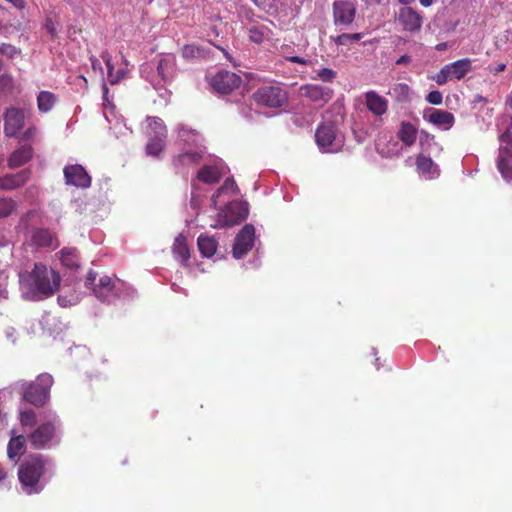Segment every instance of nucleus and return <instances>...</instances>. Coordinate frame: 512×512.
<instances>
[{"label": "nucleus", "instance_id": "f257e3e1", "mask_svg": "<svg viewBox=\"0 0 512 512\" xmlns=\"http://www.w3.org/2000/svg\"><path fill=\"white\" fill-rule=\"evenodd\" d=\"M49 461L41 454H32L19 464L17 475L21 488L26 494H38L42 491L40 479L45 474Z\"/></svg>", "mask_w": 512, "mask_h": 512}, {"label": "nucleus", "instance_id": "f03ea898", "mask_svg": "<svg viewBox=\"0 0 512 512\" xmlns=\"http://www.w3.org/2000/svg\"><path fill=\"white\" fill-rule=\"evenodd\" d=\"M20 278L33 294L46 297L53 295L60 285L59 274L42 263H35L32 271Z\"/></svg>", "mask_w": 512, "mask_h": 512}, {"label": "nucleus", "instance_id": "7ed1b4c3", "mask_svg": "<svg viewBox=\"0 0 512 512\" xmlns=\"http://www.w3.org/2000/svg\"><path fill=\"white\" fill-rule=\"evenodd\" d=\"M53 382V377L50 374L42 373L34 381H20L19 391L24 401L35 407H43L50 398Z\"/></svg>", "mask_w": 512, "mask_h": 512}, {"label": "nucleus", "instance_id": "20e7f679", "mask_svg": "<svg viewBox=\"0 0 512 512\" xmlns=\"http://www.w3.org/2000/svg\"><path fill=\"white\" fill-rule=\"evenodd\" d=\"M28 441L35 450H48L60 443L57 426L53 421L38 425L29 435Z\"/></svg>", "mask_w": 512, "mask_h": 512}, {"label": "nucleus", "instance_id": "39448f33", "mask_svg": "<svg viewBox=\"0 0 512 512\" xmlns=\"http://www.w3.org/2000/svg\"><path fill=\"white\" fill-rule=\"evenodd\" d=\"M254 101L261 106L280 108L288 101V93L280 86H262L253 93Z\"/></svg>", "mask_w": 512, "mask_h": 512}, {"label": "nucleus", "instance_id": "423d86ee", "mask_svg": "<svg viewBox=\"0 0 512 512\" xmlns=\"http://www.w3.org/2000/svg\"><path fill=\"white\" fill-rule=\"evenodd\" d=\"M85 286L91 288L94 295L101 301H109L116 295L115 280L108 275L98 277L93 270L87 273Z\"/></svg>", "mask_w": 512, "mask_h": 512}, {"label": "nucleus", "instance_id": "0eeeda50", "mask_svg": "<svg viewBox=\"0 0 512 512\" xmlns=\"http://www.w3.org/2000/svg\"><path fill=\"white\" fill-rule=\"evenodd\" d=\"M315 141L323 153L338 152L342 145L336 135V126L332 122H323L318 126Z\"/></svg>", "mask_w": 512, "mask_h": 512}, {"label": "nucleus", "instance_id": "6e6552de", "mask_svg": "<svg viewBox=\"0 0 512 512\" xmlns=\"http://www.w3.org/2000/svg\"><path fill=\"white\" fill-rule=\"evenodd\" d=\"M26 112L24 109L10 107L3 113V132L6 137L16 138L25 126Z\"/></svg>", "mask_w": 512, "mask_h": 512}, {"label": "nucleus", "instance_id": "1a4fd4ad", "mask_svg": "<svg viewBox=\"0 0 512 512\" xmlns=\"http://www.w3.org/2000/svg\"><path fill=\"white\" fill-rule=\"evenodd\" d=\"M241 83L242 78L228 70H220L210 78L211 87L221 94L232 93L240 87Z\"/></svg>", "mask_w": 512, "mask_h": 512}, {"label": "nucleus", "instance_id": "9d476101", "mask_svg": "<svg viewBox=\"0 0 512 512\" xmlns=\"http://www.w3.org/2000/svg\"><path fill=\"white\" fill-rule=\"evenodd\" d=\"M356 16V6L352 1L336 0L333 2V22L336 26H350Z\"/></svg>", "mask_w": 512, "mask_h": 512}, {"label": "nucleus", "instance_id": "9b49d317", "mask_svg": "<svg viewBox=\"0 0 512 512\" xmlns=\"http://www.w3.org/2000/svg\"><path fill=\"white\" fill-rule=\"evenodd\" d=\"M255 239V228L246 224L235 237L233 256L236 259L244 257L253 247Z\"/></svg>", "mask_w": 512, "mask_h": 512}, {"label": "nucleus", "instance_id": "f8f14e48", "mask_svg": "<svg viewBox=\"0 0 512 512\" xmlns=\"http://www.w3.org/2000/svg\"><path fill=\"white\" fill-rule=\"evenodd\" d=\"M63 173L67 185L78 188H88L91 185L90 175L85 168L79 164L65 166Z\"/></svg>", "mask_w": 512, "mask_h": 512}, {"label": "nucleus", "instance_id": "ddd939ff", "mask_svg": "<svg viewBox=\"0 0 512 512\" xmlns=\"http://www.w3.org/2000/svg\"><path fill=\"white\" fill-rule=\"evenodd\" d=\"M249 209L246 202L234 201L227 205L224 211L223 222L225 226L232 227L240 224L248 217Z\"/></svg>", "mask_w": 512, "mask_h": 512}, {"label": "nucleus", "instance_id": "4468645a", "mask_svg": "<svg viewBox=\"0 0 512 512\" xmlns=\"http://www.w3.org/2000/svg\"><path fill=\"white\" fill-rule=\"evenodd\" d=\"M300 94L311 102L324 105L331 100L333 90L317 84H305L300 87Z\"/></svg>", "mask_w": 512, "mask_h": 512}, {"label": "nucleus", "instance_id": "2eb2a0df", "mask_svg": "<svg viewBox=\"0 0 512 512\" xmlns=\"http://www.w3.org/2000/svg\"><path fill=\"white\" fill-rule=\"evenodd\" d=\"M398 22L404 31L417 32L422 27L423 17L412 7H403L398 12Z\"/></svg>", "mask_w": 512, "mask_h": 512}, {"label": "nucleus", "instance_id": "dca6fc26", "mask_svg": "<svg viewBox=\"0 0 512 512\" xmlns=\"http://www.w3.org/2000/svg\"><path fill=\"white\" fill-rule=\"evenodd\" d=\"M31 177L29 168L23 169L14 174H6L0 177V189L13 190L23 186Z\"/></svg>", "mask_w": 512, "mask_h": 512}, {"label": "nucleus", "instance_id": "f3484780", "mask_svg": "<svg viewBox=\"0 0 512 512\" xmlns=\"http://www.w3.org/2000/svg\"><path fill=\"white\" fill-rule=\"evenodd\" d=\"M34 154V150L31 145L24 144L14 150L7 159V166L10 169H16L29 162Z\"/></svg>", "mask_w": 512, "mask_h": 512}, {"label": "nucleus", "instance_id": "a211bd4d", "mask_svg": "<svg viewBox=\"0 0 512 512\" xmlns=\"http://www.w3.org/2000/svg\"><path fill=\"white\" fill-rule=\"evenodd\" d=\"M424 117L443 130H449L455 123V117L452 113L440 109H430V114H425Z\"/></svg>", "mask_w": 512, "mask_h": 512}, {"label": "nucleus", "instance_id": "6ab92c4d", "mask_svg": "<svg viewBox=\"0 0 512 512\" xmlns=\"http://www.w3.org/2000/svg\"><path fill=\"white\" fill-rule=\"evenodd\" d=\"M365 104L367 109L375 116H382L388 110V101L375 91L365 93Z\"/></svg>", "mask_w": 512, "mask_h": 512}, {"label": "nucleus", "instance_id": "aec40b11", "mask_svg": "<svg viewBox=\"0 0 512 512\" xmlns=\"http://www.w3.org/2000/svg\"><path fill=\"white\" fill-rule=\"evenodd\" d=\"M31 241L33 245L44 248L52 247L57 238L49 229L37 228L32 231ZM55 246H58V243H55Z\"/></svg>", "mask_w": 512, "mask_h": 512}, {"label": "nucleus", "instance_id": "412c9836", "mask_svg": "<svg viewBox=\"0 0 512 512\" xmlns=\"http://www.w3.org/2000/svg\"><path fill=\"white\" fill-rule=\"evenodd\" d=\"M448 73L450 79L461 80L467 73L472 70V60L469 58H463L453 63L447 64Z\"/></svg>", "mask_w": 512, "mask_h": 512}, {"label": "nucleus", "instance_id": "4be33fe9", "mask_svg": "<svg viewBox=\"0 0 512 512\" xmlns=\"http://www.w3.org/2000/svg\"><path fill=\"white\" fill-rule=\"evenodd\" d=\"M28 436L13 435L7 445V455L11 460L18 459L26 451Z\"/></svg>", "mask_w": 512, "mask_h": 512}, {"label": "nucleus", "instance_id": "5701e85b", "mask_svg": "<svg viewBox=\"0 0 512 512\" xmlns=\"http://www.w3.org/2000/svg\"><path fill=\"white\" fill-rule=\"evenodd\" d=\"M497 167L504 178L512 174V144L499 150Z\"/></svg>", "mask_w": 512, "mask_h": 512}, {"label": "nucleus", "instance_id": "b1692460", "mask_svg": "<svg viewBox=\"0 0 512 512\" xmlns=\"http://www.w3.org/2000/svg\"><path fill=\"white\" fill-rule=\"evenodd\" d=\"M154 123L161 129V132L155 138L150 139L146 145V152L148 155L158 156L165 147L166 129L161 121H154Z\"/></svg>", "mask_w": 512, "mask_h": 512}, {"label": "nucleus", "instance_id": "393cba45", "mask_svg": "<svg viewBox=\"0 0 512 512\" xmlns=\"http://www.w3.org/2000/svg\"><path fill=\"white\" fill-rule=\"evenodd\" d=\"M202 154L198 151H187L174 156L172 164L176 168H184L199 163Z\"/></svg>", "mask_w": 512, "mask_h": 512}, {"label": "nucleus", "instance_id": "a878e982", "mask_svg": "<svg viewBox=\"0 0 512 512\" xmlns=\"http://www.w3.org/2000/svg\"><path fill=\"white\" fill-rule=\"evenodd\" d=\"M173 253L175 257L181 262L186 263L190 258V249L187 243V237L179 234L173 243Z\"/></svg>", "mask_w": 512, "mask_h": 512}, {"label": "nucleus", "instance_id": "bb28decb", "mask_svg": "<svg viewBox=\"0 0 512 512\" xmlns=\"http://www.w3.org/2000/svg\"><path fill=\"white\" fill-rule=\"evenodd\" d=\"M198 248L203 257H212L217 250L218 242L213 236L201 234L197 240Z\"/></svg>", "mask_w": 512, "mask_h": 512}, {"label": "nucleus", "instance_id": "cd10ccee", "mask_svg": "<svg viewBox=\"0 0 512 512\" xmlns=\"http://www.w3.org/2000/svg\"><path fill=\"white\" fill-rule=\"evenodd\" d=\"M398 137L405 146H412L417 138V128L410 122H402Z\"/></svg>", "mask_w": 512, "mask_h": 512}, {"label": "nucleus", "instance_id": "c85d7f7f", "mask_svg": "<svg viewBox=\"0 0 512 512\" xmlns=\"http://www.w3.org/2000/svg\"><path fill=\"white\" fill-rule=\"evenodd\" d=\"M199 181L207 184H214L220 181L221 173L215 166L205 165L197 173Z\"/></svg>", "mask_w": 512, "mask_h": 512}, {"label": "nucleus", "instance_id": "c756f323", "mask_svg": "<svg viewBox=\"0 0 512 512\" xmlns=\"http://www.w3.org/2000/svg\"><path fill=\"white\" fill-rule=\"evenodd\" d=\"M101 58L106 64L108 79L111 85L117 84L125 77L126 72L124 69H119L118 72H114V65L112 64L111 55L108 52H103Z\"/></svg>", "mask_w": 512, "mask_h": 512}, {"label": "nucleus", "instance_id": "7c9ffc66", "mask_svg": "<svg viewBox=\"0 0 512 512\" xmlns=\"http://www.w3.org/2000/svg\"><path fill=\"white\" fill-rule=\"evenodd\" d=\"M388 94L397 102L405 103L411 99V88L406 83H396Z\"/></svg>", "mask_w": 512, "mask_h": 512}, {"label": "nucleus", "instance_id": "2f4dec72", "mask_svg": "<svg viewBox=\"0 0 512 512\" xmlns=\"http://www.w3.org/2000/svg\"><path fill=\"white\" fill-rule=\"evenodd\" d=\"M56 101L57 97L55 94L50 91H41L37 96L38 110L42 113H48L52 110Z\"/></svg>", "mask_w": 512, "mask_h": 512}, {"label": "nucleus", "instance_id": "473e14b6", "mask_svg": "<svg viewBox=\"0 0 512 512\" xmlns=\"http://www.w3.org/2000/svg\"><path fill=\"white\" fill-rule=\"evenodd\" d=\"M416 167L418 172L425 175V177L428 179H431L435 174V163L430 157H426L423 154L417 156Z\"/></svg>", "mask_w": 512, "mask_h": 512}, {"label": "nucleus", "instance_id": "72a5a7b5", "mask_svg": "<svg viewBox=\"0 0 512 512\" xmlns=\"http://www.w3.org/2000/svg\"><path fill=\"white\" fill-rule=\"evenodd\" d=\"M79 253L76 248H63L61 250V262L69 269H77L79 267Z\"/></svg>", "mask_w": 512, "mask_h": 512}, {"label": "nucleus", "instance_id": "f704fd0d", "mask_svg": "<svg viewBox=\"0 0 512 512\" xmlns=\"http://www.w3.org/2000/svg\"><path fill=\"white\" fill-rule=\"evenodd\" d=\"M174 57L160 58L157 65V73L162 80L167 81L174 68Z\"/></svg>", "mask_w": 512, "mask_h": 512}, {"label": "nucleus", "instance_id": "c9c22d12", "mask_svg": "<svg viewBox=\"0 0 512 512\" xmlns=\"http://www.w3.org/2000/svg\"><path fill=\"white\" fill-rule=\"evenodd\" d=\"M19 421L23 427H32L37 422V414L33 409H25L19 412Z\"/></svg>", "mask_w": 512, "mask_h": 512}, {"label": "nucleus", "instance_id": "e433bc0d", "mask_svg": "<svg viewBox=\"0 0 512 512\" xmlns=\"http://www.w3.org/2000/svg\"><path fill=\"white\" fill-rule=\"evenodd\" d=\"M202 54L203 49L196 44H186L181 50L182 57L187 60L199 58Z\"/></svg>", "mask_w": 512, "mask_h": 512}, {"label": "nucleus", "instance_id": "4c0bfd02", "mask_svg": "<svg viewBox=\"0 0 512 512\" xmlns=\"http://www.w3.org/2000/svg\"><path fill=\"white\" fill-rule=\"evenodd\" d=\"M16 209V202L12 198L0 197V218H6Z\"/></svg>", "mask_w": 512, "mask_h": 512}, {"label": "nucleus", "instance_id": "58836bf2", "mask_svg": "<svg viewBox=\"0 0 512 512\" xmlns=\"http://www.w3.org/2000/svg\"><path fill=\"white\" fill-rule=\"evenodd\" d=\"M362 33H343L341 35L331 37L332 41L337 45H347L349 42H357L362 39Z\"/></svg>", "mask_w": 512, "mask_h": 512}, {"label": "nucleus", "instance_id": "ea45409f", "mask_svg": "<svg viewBox=\"0 0 512 512\" xmlns=\"http://www.w3.org/2000/svg\"><path fill=\"white\" fill-rule=\"evenodd\" d=\"M266 28L263 26H252L249 28L248 34L252 42L261 44L266 38Z\"/></svg>", "mask_w": 512, "mask_h": 512}, {"label": "nucleus", "instance_id": "a19ab883", "mask_svg": "<svg viewBox=\"0 0 512 512\" xmlns=\"http://www.w3.org/2000/svg\"><path fill=\"white\" fill-rule=\"evenodd\" d=\"M229 190L233 191L235 194L239 193L238 186L233 178L225 179L223 185L219 187L216 190L215 194L213 195V200L215 201V199L219 197L222 193H225L226 191Z\"/></svg>", "mask_w": 512, "mask_h": 512}, {"label": "nucleus", "instance_id": "79ce46f5", "mask_svg": "<svg viewBox=\"0 0 512 512\" xmlns=\"http://www.w3.org/2000/svg\"><path fill=\"white\" fill-rule=\"evenodd\" d=\"M317 77L323 82H332L336 78V72L330 68H322L317 72Z\"/></svg>", "mask_w": 512, "mask_h": 512}, {"label": "nucleus", "instance_id": "37998d69", "mask_svg": "<svg viewBox=\"0 0 512 512\" xmlns=\"http://www.w3.org/2000/svg\"><path fill=\"white\" fill-rule=\"evenodd\" d=\"M0 53L9 58H14L16 55L20 54V50L11 44L3 43L0 46Z\"/></svg>", "mask_w": 512, "mask_h": 512}, {"label": "nucleus", "instance_id": "c03bdc74", "mask_svg": "<svg viewBox=\"0 0 512 512\" xmlns=\"http://www.w3.org/2000/svg\"><path fill=\"white\" fill-rule=\"evenodd\" d=\"M434 80L438 85H444L451 80L446 65L436 74Z\"/></svg>", "mask_w": 512, "mask_h": 512}, {"label": "nucleus", "instance_id": "a18cd8bd", "mask_svg": "<svg viewBox=\"0 0 512 512\" xmlns=\"http://www.w3.org/2000/svg\"><path fill=\"white\" fill-rule=\"evenodd\" d=\"M426 101L432 105H440L443 101L442 93L438 90H434L428 93Z\"/></svg>", "mask_w": 512, "mask_h": 512}, {"label": "nucleus", "instance_id": "49530a36", "mask_svg": "<svg viewBox=\"0 0 512 512\" xmlns=\"http://www.w3.org/2000/svg\"><path fill=\"white\" fill-rule=\"evenodd\" d=\"M8 275L4 272L0 273V299L8 298L7 291Z\"/></svg>", "mask_w": 512, "mask_h": 512}, {"label": "nucleus", "instance_id": "de8ad7c7", "mask_svg": "<svg viewBox=\"0 0 512 512\" xmlns=\"http://www.w3.org/2000/svg\"><path fill=\"white\" fill-rule=\"evenodd\" d=\"M36 127L35 126H31L29 128H27L23 134L21 135V139L23 141H30L34 138L35 134H36Z\"/></svg>", "mask_w": 512, "mask_h": 512}, {"label": "nucleus", "instance_id": "09e8293b", "mask_svg": "<svg viewBox=\"0 0 512 512\" xmlns=\"http://www.w3.org/2000/svg\"><path fill=\"white\" fill-rule=\"evenodd\" d=\"M46 30L54 38L56 37V28L52 19H47L45 23Z\"/></svg>", "mask_w": 512, "mask_h": 512}, {"label": "nucleus", "instance_id": "8fccbe9b", "mask_svg": "<svg viewBox=\"0 0 512 512\" xmlns=\"http://www.w3.org/2000/svg\"><path fill=\"white\" fill-rule=\"evenodd\" d=\"M411 62V57L409 55H402L396 60L397 65H408Z\"/></svg>", "mask_w": 512, "mask_h": 512}, {"label": "nucleus", "instance_id": "3c124183", "mask_svg": "<svg viewBox=\"0 0 512 512\" xmlns=\"http://www.w3.org/2000/svg\"><path fill=\"white\" fill-rule=\"evenodd\" d=\"M506 68V64L505 63H500L498 64L497 66L495 67H491L489 68L490 72L493 73V74H498L500 72H503Z\"/></svg>", "mask_w": 512, "mask_h": 512}, {"label": "nucleus", "instance_id": "603ef678", "mask_svg": "<svg viewBox=\"0 0 512 512\" xmlns=\"http://www.w3.org/2000/svg\"><path fill=\"white\" fill-rule=\"evenodd\" d=\"M288 60L292 63H298V64H302V65L308 64V60H306L302 57H299V56L289 57Z\"/></svg>", "mask_w": 512, "mask_h": 512}, {"label": "nucleus", "instance_id": "864d4df0", "mask_svg": "<svg viewBox=\"0 0 512 512\" xmlns=\"http://www.w3.org/2000/svg\"><path fill=\"white\" fill-rule=\"evenodd\" d=\"M365 5H379L382 3L383 0H361Z\"/></svg>", "mask_w": 512, "mask_h": 512}, {"label": "nucleus", "instance_id": "5fc2aeb1", "mask_svg": "<svg viewBox=\"0 0 512 512\" xmlns=\"http://www.w3.org/2000/svg\"><path fill=\"white\" fill-rule=\"evenodd\" d=\"M434 0H419L420 4L423 6V7H429L432 5Z\"/></svg>", "mask_w": 512, "mask_h": 512}, {"label": "nucleus", "instance_id": "6e6d98bb", "mask_svg": "<svg viewBox=\"0 0 512 512\" xmlns=\"http://www.w3.org/2000/svg\"><path fill=\"white\" fill-rule=\"evenodd\" d=\"M102 90H103V99L106 101L107 100V95H108V92H109V89H108L106 84H103Z\"/></svg>", "mask_w": 512, "mask_h": 512}, {"label": "nucleus", "instance_id": "4d7b16f0", "mask_svg": "<svg viewBox=\"0 0 512 512\" xmlns=\"http://www.w3.org/2000/svg\"><path fill=\"white\" fill-rule=\"evenodd\" d=\"M398 1L400 4L407 6L411 3H413L415 0H398Z\"/></svg>", "mask_w": 512, "mask_h": 512}, {"label": "nucleus", "instance_id": "13d9d810", "mask_svg": "<svg viewBox=\"0 0 512 512\" xmlns=\"http://www.w3.org/2000/svg\"><path fill=\"white\" fill-rule=\"evenodd\" d=\"M474 102H486V99L483 96L477 95Z\"/></svg>", "mask_w": 512, "mask_h": 512}, {"label": "nucleus", "instance_id": "bf43d9fd", "mask_svg": "<svg viewBox=\"0 0 512 512\" xmlns=\"http://www.w3.org/2000/svg\"><path fill=\"white\" fill-rule=\"evenodd\" d=\"M446 48V43H440L436 46L438 51L444 50Z\"/></svg>", "mask_w": 512, "mask_h": 512}, {"label": "nucleus", "instance_id": "052dcab7", "mask_svg": "<svg viewBox=\"0 0 512 512\" xmlns=\"http://www.w3.org/2000/svg\"><path fill=\"white\" fill-rule=\"evenodd\" d=\"M5 473H3L2 471H0V481L3 480L5 478Z\"/></svg>", "mask_w": 512, "mask_h": 512}, {"label": "nucleus", "instance_id": "680f3d73", "mask_svg": "<svg viewBox=\"0 0 512 512\" xmlns=\"http://www.w3.org/2000/svg\"><path fill=\"white\" fill-rule=\"evenodd\" d=\"M256 5H258V0H253Z\"/></svg>", "mask_w": 512, "mask_h": 512}]
</instances>
